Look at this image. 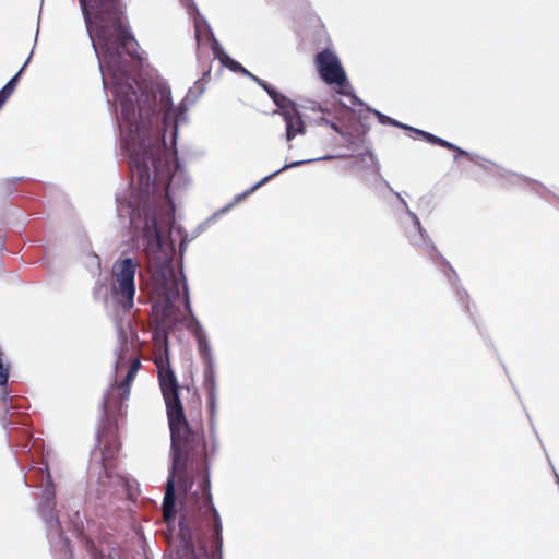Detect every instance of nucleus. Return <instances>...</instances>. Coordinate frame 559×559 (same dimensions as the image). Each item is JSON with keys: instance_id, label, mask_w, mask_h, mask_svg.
<instances>
[{"instance_id": "f3484780", "label": "nucleus", "mask_w": 559, "mask_h": 559, "mask_svg": "<svg viewBox=\"0 0 559 559\" xmlns=\"http://www.w3.org/2000/svg\"><path fill=\"white\" fill-rule=\"evenodd\" d=\"M367 111L368 112H372L377 117V119H378L380 124L393 126V127H396V128H400V129L413 132V133L417 134L418 136H419V132H425V130L417 129L415 127H412V126L405 124L403 122H400L396 119H394L392 117H389V116L384 115L383 112H381V111H379V110H377L374 108H371L370 106H367Z\"/></svg>"}, {"instance_id": "dca6fc26", "label": "nucleus", "mask_w": 559, "mask_h": 559, "mask_svg": "<svg viewBox=\"0 0 559 559\" xmlns=\"http://www.w3.org/2000/svg\"><path fill=\"white\" fill-rule=\"evenodd\" d=\"M62 507L66 509L68 519L78 533V536H81L83 534L84 523L80 514V503L74 500H68Z\"/></svg>"}, {"instance_id": "f257e3e1", "label": "nucleus", "mask_w": 559, "mask_h": 559, "mask_svg": "<svg viewBox=\"0 0 559 559\" xmlns=\"http://www.w3.org/2000/svg\"><path fill=\"white\" fill-rule=\"evenodd\" d=\"M93 49L116 104L120 145L129 162L131 180L147 186V178L165 179L185 170L176 148L178 128L188 121L190 99L175 106L167 84L139 81L142 60L138 41L124 23L120 0H79Z\"/></svg>"}, {"instance_id": "72a5a7b5", "label": "nucleus", "mask_w": 559, "mask_h": 559, "mask_svg": "<svg viewBox=\"0 0 559 559\" xmlns=\"http://www.w3.org/2000/svg\"><path fill=\"white\" fill-rule=\"evenodd\" d=\"M457 293H459V295L461 296V298H464V297H466V298H467V297H468V295H467L466 290H464V289H461V290H459Z\"/></svg>"}, {"instance_id": "2f4dec72", "label": "nucleus", "mask_w": 559, "mask_h": 559, "mask_svg": "<svg viewBox=\"0 0 559 559\" xmlns=\"http://www.w3.org/2000/svg\"><path fill=\"white\" fill-rule=\"evenodd\" d=\"M350 102H352V105H354V106L359 105V106H364L366 108L368 106L356 94L350 95Z\"/></svg>"}, {"instance_id": "7c9ffc66", "label": "nucleus", "mask_w": 559, "mask_h": 559, "mask_svg": "<svg viewBox=\"0 0 559 559\" xmlns=\"http://www.w3.org/2000/svg\"><path fill=\"white\" fill-rule=\"evenodd\" d=\"M141 368V360L139 358H135L130 367H129V371L133 372L136 374V372L139 371V369Z\"/></svg>"}, {"instance_id": "c756f323", "label": "nucleus", "mask_w": 559, "mask_h": 559, "mask_svg": "<svg viewBox=\"0 0 559 559\" xmlns=\"http://www.w3.org/2000/svg\"><path fill=\"white\" fill-rule=\"evenodd\" d=\"M128 350V341L127 337L122 334H119V352Z\"/></svg>"}, {"instance_id": "393cba45", "label": "nucleus", "mask_w": 559, "mask_h": 559, "mask_svg": "<svg viewBox=\"0 0 559 559\" xmlns=\"http://www.w3.org/2000/svg\"><path fill=\"white\" fill-rule=\"evenodd\" d=\"M21 180L20 177H12L0 181V190L4 194H12L15 191V185Z\"/></svg>"}, {"instance_id": "f03ea898", "label": "nucleus", "mask_w": 559, "mask_h": 559, "mask_svg": "<svg viewBox=\"0 0 559 559\" xmlns=\"http://www.w3.org/2000/svg\"><path fill=\"white\" fill-rule=\"evenodd\" d=\"M156 367L170 430L171 463L162 503L164 518L166 521L176 518V483L183 499H187L191 493L194 502L199 504L200 493L198 491L192 492V488L195 483V475L201 476L199 488L204 497V506L211 511L214 522L213 556L223 559V525L219 513L213 503L204 433L202 430L193 429L186 418L179 396V383L170 366L169 357L158 358Z\"/></svg>"}, {"instance_id": "20e7f679", "label": "nucleus", "mask_w": 559, "mask_h": 559, "mask_svg": "<svg viewBox=\"0 0 559 559\" xmlns=\"http://www.w3.org/2000/svg\"><path fill=\"white\" fill-rule=\"evenodd\" d=\"M135 378V373L128 370L121 384L118 386L116 381L105 391L100 403V421L96 431L98 443L102 439H106L103 451V464L99 467L96 487L90 489L88 498L95 497L97 500H106L119 491L131 493L130 479L115 472L110 467L111 460L118 452V443L116 441L117 425L112 418L123 415L124 401L129 399L130 385Z\"/></svg>"}, {"instance_id": "a878e982", "label": "nucleus", "mask_w": 559, "mask_h": 559, "mask_svg": "<svg viewBox=\"0 0 559 559\" xmlns=\"http://www.w3.org/2000/svg\"><path fill=\"white\" fill-rule=\"evenodd\" d=\"M211 50L213 55L222 61L227 53L225 52L224 48L219 44V41L215 38V35L213 34V37H209Z\"/></svg>"}, {"instance_id": "4c0bfd02", "label": "nucleus", "mask_w": 559, "mask_h": 559, "mask_svg": "<svg viewBox=\"0 0 559 559\" xmlns=\"http://www.w3.org/2000/svg\"><path fill=\"white\" fill-rule=\"evenodd\" d=\"M37 37H38V31L35 34V41L37 40Z\"/></svg>"}, {"instance_id": "5701e85b", "label": "nucleus", "mask_w": 559, "mask_h": 559, "mask_svg": "<svg viewBox=\"0 0 559 559\" xmlns=\"http://www.w3.org/2000/svg\"><path fill=\"white\" fill-rule=\"evenodd\" d=\"M205 91V83L203 78L194 82L193 86L187 92V99H190V104H194Z\"/></svg>"}, {"instance_id": "423d86ee", "label": "nucleus", "mask_w": 559, "mask_h": 559, "mask_svg": "<svg viewBox=\"0 0 559 559\" xmlns=\"http://www.w3.org/2000/svg\"><path fill=\"white\" fill-rule=\"evenodd\" d=\"M182 304L186 310L188 311L189 320L187 322V328L192 332L193 336L195 337L198 352L204 366L203 386L206 393V402L210 409V435L212 438L211 452L212 454H214L218 447L217 438L215 435V416L217 408V383L215 359L206 332L192 311L189 296V287L188 283L186 282L183 284Z\"/></svg>"}, {"instance_id": "9b49d317", "label": "nucleus", "mask_w": 559, "mask_h": 559, "mask_svg": "<svg viewBox=\"0 0 559 559\" xmlns=\"http://www.w3.org/2000/svg\"><path fill=\"white\" fill-rule=\"evenodd\" d=\"M316 67L320 79L328 85L347 86L349 81L337 55L324 48L316 55Z\"/></svg>"}, {"instance_id": "cd10ccee", "label": "nucleus", "mask_w": 559, "mask_h": 559, "mask_svg": "<svg viewBox=\"0 0 559 559\" xmlns=\"http://www.w3.org/2000/svg\"><path fill=\"white\" fill-rule=\"evenodd\" d=\"M365 155H367L369 157L370 162L373 165L374 171L378 175H380V167H381V165H380V162H379L377 155L371 150H369V148L366 151Z\"/></svg>"}, {"instance_id": "473e14b6", "label": "nucleus", "mask_w": 559, "mask_h": 559, "mask_svg": "<svg viewBox=\"0 0 559 559\" xmlns=\"http://www.w3.org/2000/svg\"><path fill=\"white\" fill-rule=\"evenodd\" d=\"M116 353H117L118 357H117L116 362H115V370L118 369V366H119L120 361L124 359L123 357H121V353H118V349H116Z\"/></svg>"}, {"instance_id": "9d476101", "label": "nucleus", "mask_w": 559, "mask_h": 559, "mask_svg": "<svg viewBox=\"0 0 559 559\" xmlns=\"http://www.w3.org/2000/svg\"><path fill=\"white\" fill-rule=\"evenodd\" d=\"M276 109L273 115H280L285 122L284 138L288 143V148H292L290 142L297 135H304L307 131L306 122L302 119L301 112L296 102L288 98L282 93V97L273 99Z\"/></svg>"}, {"instance_id": "c9c22d12", "label": "nucleus", "mask_w": 559, "mask_h": 559, "mask_svg": "<svg viewBox=\"0 0 559 559\" xmlns=\"http://www.w3.org/2000/svg\"><path fill=\"white\" fill-rule=\"evenodd\" d=\"M206 75H210V70H207L206 72H204L203 76H206Z\"/></svg>"}, {"instance_id": "aec40b11", "label": "nucleus", "mask_w": 559, "mask_h": 559, "mask_svg": "<svg viewBox=\"0 0 559 559\" xmlns=\"http://www.w3.org/2000/svg\"><path fill=\"white\" fill-rule=\"evenodd\" d=\"M242 75L249 78L254 83H257L265 93L269 95V97L273 100L275 98L282 97V92L277 91L273 85L267 83L266 81L260 79L259 76L251 73L248 69L243 67L242 71L240 72Z\"/></svg>"}, {"instance_id": "2eb2a0df", "label": "nucleus", "mask_w": 559, "mask_h": 559, "mask_svg": "<svg viewBox=\"0 0 559 559\" xmlns=\"http://www.w3.org/2000/svg\"><path fill=\"white\" fill-rule=\"evenodd\" d=\"M33 56V50L31 51L28 58L23 63V66L20 68V70L1 87L0 90V108L5 104V102L9 99V97L13 94L14 90L16 88L20 76L26 66L29 63L31 58Z\"/></svg>"}, {"instance_id": "f8f14e48", "label": "nucleus", "mask_w": 559, "mask_h": 559, "mask_svg": "<svg viewBox=\"0 0 559 559\" xmlns=\"http://www.w3.org/2000/svg\"><path fill=\"white\" fill-rule=\"evenodd\" d=\"M471 162L475 163L485 170H490L491 167L496 168V175L502 178L508 185H519L520 182L527 183L540 197H545L544 192L547 190L540 182L531 179L524 175L513 173L501 166L496 165L492 160L487 159L478 154L471 155Z\"/></svg>"}, {"instance_id": "4468645a", "label": "nucleus", "mask_w": 559, "mask_h": 559, "mask_svg": "<svg viewBox=\"0 0 559 559\" xmlns=\"http://www.w3.org/2000/svg\"><path fill=\"white\" fill-rule=\"evenodd\" d=\"M419 136L430 144L439 145L441 147L455 152L454 160H457L461 156H466L468 159H471V155H473L472 152H468L457 146L456 144L449 142L440 136H437L428 131L419 132Z\"/></svg>"}, {"instance_id": "f704fd0d", "label": "nucleus", "mask_w": 559, "mask_h": 559, "mask_svg": "<svg viewBox=\"0 0 559 559\" xmlns=\"http://www.w3.org/2000/svg\"><path fill=\"white\" fill-rule=\"evenodd\" d=\"M23 481H24V485H25V486H28V485H27V480H26V477H25V476H24V478H23Z\"/></svg>"}, {"instance_id": "1a4fd4ad", "label": "nucleus", "mask_w": 559, "mask_h": 559, "mask_svg": "<svg viewBox=\"0 0 559 559\" xmlns=\"http://www.w3.org/2000/svg\"><path fill=\"white\" fill-rule=\"evenodd\" d=\"M382 180L384 181L385 186L395 194L399 202L403 206L405 213L409 216L413 223L416 234L409 235V240L412 245L427 252L431 259L437 258L441 265L447 266L449 269V273H447L445 276L448 277L449 281H452V277L456 278L457 274L455 270L450 265L447 259L438 251L437 247L429 237L427 230L421 226V223L417 214L409 209L406 200L401 195L400 192L394 191L385 179Z\"/></svg>"}, {"instance_id": "c85d7f7f", "label": "nucleus", "mask_w": 559, "mask_h": 559, "mask_svg": "<svg viewBox=\"0 0 559 559\" xmlns=\"http://www.w3.org/2000/svg\"><path fill=\"white\" fill-rule=\"evenodd\" d=\"M318 122H319V123H322V124H326V126H329V127H330L333 131H335L336 133H337V132L340 131V129H341V127H340L337 123L330 121V120H329L328 118H325V117H321V118H319V119H318Z\"/></svg>"}, {"instance_id": "412c9836", "label": "nucleus", "mask_w": 559, "mask_h": 559, "mask_svg": "<svg viewBox=\"0 0 559 559\" xmlns=\"http://www.w3.org/2000/svg\"><path fill=\"white\" fill-rule=\"evenodd\" d=\"M334 158H336L335 155H324V156H320V157H316V158L299 159V160H295L292 163H285L280 169L271 173L269 176H271V179H272L285 170H288V169H292L295 167H299V166H302L306 164H311V163L322 162V160H331Z\"/></svg>"}, {"instance_id": "b1692460", "label": "nucleus", "mask_w": 559, "mask_h": 559, "mask_svg": "<svg viewBox=\"0 0 559 559\" xmlns=\"http://www.w3.org/2000/svg\"><path fill=\"white\" fill-rule=\"evenodd\" d=\"M86 267L93 276L100 274V259L95 253H90L85 261Z\"/></svg>"}, {"instance_id": "e433bc0d", "label": "nucleus", "mask_w": 559, "mask_h": 559, "mask_svg": "<svg viewBox=\"0 0 559 559\" xmlns=\"http://www.w3.org/2000/svg\"><path fill=\"white\" fill-rule=\"evenodd\" d=\"M107 301H108V297H107V296H105V298H104V302H105V304H107Z\"/></svg>"}, {"instance_id": "0eeeda50", "label": "nucleus", "mask_w": 559, "mask_h": 559, "mask_svg": "<svg viewBox=\"0 0 559 559\" xmlns=\"http://www.w3.org/2000/svg\"><path fill=\"white\" fill-rule=\"evenodd\" d=\"M40 473L41 492L38 498L37 512L41 519L47 537L50 543L56 545H67L68 538L61 527V522L57 511L56 486L52 480L47 463L38 467Z\"/></svg>"}, {"instance_id": "39448f33", "label": "nucleus", "mask_w": 559, "mask_h": 559, "mask_svg": "<svg viewBox=\"0 0 559 559\" xmlns=\"http://www.w3.org/2000/svg\"><path fill=\"white\" fill-rule=\"evenodd\" d=\"M148 252L153 257V282L157 294V300L154 305L158 312L157 324L153 331L154 341L164 347L165 357H169V333L178 324L188 322V314L180 317V308L176 305L182 299L180 294L179 281L174 278V272L170 266L169 253L162 250L157 234L154 231L152 240L148 242Z\"/></svg>"}, {"instance_id": "6ab92c4d", "label": "nucleus", "mask_w": 559, "mask_h": 559, "mask_svg": "<svg viewBox=\"0 0 559 559\" xmlns=\"http://www.w3.org/2000/svg\"><path fill=\"white\" fill-rule=\"evenodd\" d=\"M271 180V176H265L263 177L260 181H258L257 183H254L252 187H250L249 189L245 190L242 193H239L237 194L234 200L231 202H229L228 204H226L224 207H222L219 211L215 212L213 217H217L218 215L221 214H224V213H227L229 210H231L236 204H238L239 202H241L246 197L250 195L251 193H253L257 189H259L260 187H262L263 185H265L266 182H269Z\"/></svg>"}, {"instance_id": "a211bd4d", "label": "nucleus", "mask_w": 559, "mask_h": 559, "mask_svg": "<svg viewBox=\"0 0 559 559\" xmlns=\"http://www.w3.org/2000/svg\"><path fill=\"white\" fill-rule=\"evenodd\" d=\"M179 538L180 543L185 548H192L193 542H192V531L190 527V523L188 521V511L183 508L180 510V518H179Z\"/></svg>"}, {"instance_id": "4be33fe9", "label": "nucleus", "mask_w": 559, "mask_h": 559, "mask_svg": "<svg viewBox=\"0 0 559 559\" xmlns=\"http://www.w3.org/2000/svg\"><path fill=\"white\" fill-rule=\"evenodd\" d=\"M366 118L367 116L359 115L360 131H358L357 135L353 132L344 131L342 128L337 134H340L349 145H355L357 142H362L365 134L368 132V127L362 123V120Z\"/></svg>"}, {"instance_id": "ddd939ff", "label": "nucleus", "mask_w": 559, "mask_h": 559, "mask_svg": "<svg viewBox=\"0 0 559 559\" xmlns=\"http://www.w3.org/2000/svg\"><path fill=\"white\" fill-rule=\"evenodd\" d=\"M180 3L187 9L189 15L193 17L194 28H195V37L204 32L207 37H213V29L209 24L207 20L200 13L194 0H179Z\"/></svg>"}, {"instance_id": "7ed1b4c3", "label": "nucleus", "mask_w": 559, "mask_h": 559, "mask_svg": "<svg viewBox=\"0 0 559 559\" xmlns=\"http://www.w3.org/2000/svg\"><path fill=\"white\" fill-rule=\"evenodd\" d=\"M145 182L135 178L132 185L131 198L116 197L117 214L120 218H128L130 227L142 239V247L147 259L148 271L153 276V257L147 249L154 231L157 234L162 250L169 253V262L174 272V278L179 281V287L187 283L182 261L188 245L202 231L203 224L199 225L191 234H188L179 225H176V206L174 194L177 190L186 189L190 178L186 170L175 171L165 179L147 178Z\"/></svg>"}, {"instance_id": "6e6552de", "label": "nucleus", "mask_w": 559, "mask_h": 559, "mask_svg": "<svg viewBox=\"0 0 559 559\" xmlns=\"http://www.w3.org/2000/svg\"><path fill=\"white\" fill-rule=\"evenodd\" d=\"M139 262L131 258H120L112 266V274L117 281V285H112L111 292L117 304L126 310H130L134 306L135 296V275Z\"/></svg>"}, {"instance_id": "bb28decb", "label": "nucleus", "mask_w": 559, "mask_h": 559, "mask_svg": "<svg viewBox=\"0 0 559 559\" xmlns=\"http://www.w3.org/2000/svg\"><path fill=\"white\" fill-rule=\"evenodd\" d=\"M221 63L235 73H240L243 69V66L241 63H239L237 60L233 59L228 55L225 56Z\"/></svg>"}]
</instances>
